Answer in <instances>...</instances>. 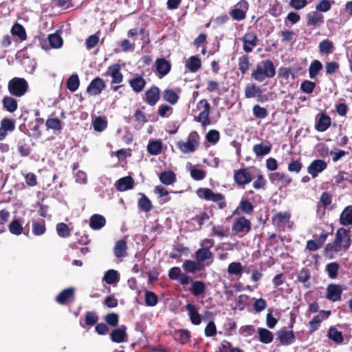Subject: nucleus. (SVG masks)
Returning a JSON list of instances; mask_svg holds the SVG:
<instances>
[{
	"mask_svg": "<svg viewBox=\"0 0 352 352\" xmlns=\"http://www.w3.org/2000/svg\"><path fill=\"white\" fill-rule=\"evenodd\" d=\"M48 41L50 46L55 49L61 47L63 43V38L57 34H50Z\"/></svg>",
	"mask_w": 352,
	"mask_h": 352,
	"instance_id": "55",
	"label": "nucleus"
},
{
	"mask_svg": "<svg viewBox=\"0 0 352 352\" xmlns=\"http://www.w3.org/2000/svg\"><path fill=\"white\" fill-rule=\"evenodd\" d=\"M227 271L230 275H234L240 277L243 273V266L239 262H232L229 264Z\"/></svg>",
	"mask_w": 352,
	"mask_h": 352,
	"instance_id": "47",
	"label": "nucleus"
},
{
	"mask_svg": "<svg viewBox=\"0 0 352 352\" xmlns=\"http://www.w3.org/2000/svg\"><path fill=\"white\" fill-rule=\"evenodd\" d=\"M259 340L265 344H269L273 340V333L264 328H259L258 329Z\"/></svg>",
	"mask_w": 352,
	"mask_h": 352,
	"instance_id": "46",
	"label": "nucleus"
},
{
	"mask_svg": "<svg viewBox=\"0 0 352 352\" xmlns=\"http://www.w3.org/2000/svg\"><path fill=\"white\" fill-rule=\"evenodd\" d=\"M57 234L61 238H67L70 236L71 230L65 223H59L56 226Z\"/></svg>",
	"mask_w": 352,
	"mask_h": 352,
	"instance_id": "53",
	"label": "nucleus"
},
{
	"mask_svg": "<svg viewBox=\"0 0 352 352\" xmlns=\"http://www.w3.org/2000/svg\"><path fill=\"white\" fill-rule=\"evenodd\" d=\"M156 69L160 74V77L167 75L171 68L170 63L165 58H157L155 62Z\"/></svg>",
	"mask_w": 352,
	"mask_h": 352,
	"instance_id": "26",
	"label": "nucleus"
},
{
	"mask_svg": "<svg viewBox=\"0 0 352 352\" xmlns=\"http://www.w3.org/2000/svg\"><path fill=\"white\" fill-rule=\"evenodd\" d=\"M270 179L274 184H280V186L286 187L291 182V177L284 173H274L270 175Z\"/></svg>",
	"mask_w": 352,
	"mask_h": 352,
	"instance_id": "15",
	"label": "nucleus"
},
{
	"mask_svg": "<svg viewBox=\"0 0 352 352\" xmlns=\"http://www.w3.org/2000/svg\"><path fill=\"white\" fill-rule=\"evenodd\" d=\"M8 88L11 95L21 97L28 91V83L23 78L15 77L9 81Z\"/></svg>",
	"mask_w": 352,
	"mask_h": 352,
	"instance_id": "4",
	"label": "nucleus"
},
{
	"mask_svg": "<svg viewBox=\"0 0 352 352\" xmlns=\"http://www.w3.org/2000/svg\"><path fill=\"white\" fill-rule=\"evenodd\" d=\"M275 75L276 67L270 60H265L258 63L252 72V78L260 82L266 78H272Z\"/></svg>",
	"mask_w": 352,
	"mask_h": 352,
	"instance_id": "2",
	"label": "nucleus"
},
{
	"mask_svg": "<svg viewBox=\"0 0 352 352\" xmlns=\"http://www.w3.org/2000/svg\"><path fill=\"white\" fill-rule=\"evenodd\" d=\"M339 223L342 226H352V205L344 208L340 214Z\"/></svg>",
	"mask_w": 352,
	"mask_h": 352,
	"instance_id": "20",
	"label": "nucleus"
},
{
	"mask_svg": "<svg viewBox=\"0 0 352 352\" xmlns=\"http://www.w3.org/2000/svg\"><path fill=\"white\" fill-rule=\"evenodd\" d=\"M74 293V289L73 288H67L63 290L56 298V300L58 303L64 305L65 304L69 299H71Z\"/></svg>",
	"mask_w": 352,
	"mask_h": 352,
	"instance_id": "34",
	"label": "nucleus"
},
{
	"mask_svg": "<svg viewBox=\"0 0 352 352\" xmlns=\"http://www.w3.org/2000/svg\"><path fill=\"white\" fill-rule=\"evenodd\" d=\"M327 336L331 340L336 344H341L344 340L342 332L338 331L334 327H331L329 329Z\"/></svg>",
	"mask_w": 352,
	"mask_h": 352,
	"instance_id": "38",
	"label": "nucleus"
},
{
	"mask_svg": "<svg viewBox=\"0 0 352 352\" xmlns=\"http://www.w3.org/2000/svg\"><path fill=\"white\" fill-rule=\"evenodd\" d=\"M190 322L195 325H199L201 322V318L195 305L188 303L186 306Z\"/></svg>",
	"mask_w": 352,
	"mask_h": 352,
	"instance_id": "27",
	"label": "nucleus"
},
{
	"mask_svg": "<svg viewBox=\"0 0 352 352\" xmlns=\"http://www.w3.org/2000/svg\"><path fill=\"white\" fill-rule=\"evenodd\" d=\"M186 167L190 172L191 177L194 180L200 181L204 179L206 176V173L204 170L197 168L196 166L191 163H188Z\"/></svg>",
	"mask_w": 352,
	"mask_h": 352,
	"instance_id": "30",
	"label": "nucleus"
},
{
	"mask_svg": "<svg viewBox=\"0 0 352 352\" xmlns=\"http://www.w3.org/2000/svg\"><path fill=\"white\" fill-rule=\"evenodd\" d=\"M126 329V327L122 326L121 327L117 328L112 331L110 334V338L111 341L116 343H122L126 342L127 340Z\"/></svg>",
	"mask_w": 352,
	"mask_h": 352,
	"instance_id": "21",
	"label": "nucleus"
},
{
	"mask_svg": "<svg viewBox=\"0 0 352 352\" xmlns=\"http://www.w3.org/2000/svg\"><path fill=\"white\" fill-rule=\"evenodd\" d=\"M92 126L94 131L102 132L107 127V120L104 117L98 116L93 120Z\"/></svg>",
	"mask_w": 352,
	"mask_h": 352,
	"instance_id": "39",
	"label": "nucleus"
},
{
	"mask_svg": "<svg viewBox=\"0 0 352 352\" xmlns=\"http://www.w3.org/2000/svg\"><path fill=\"white\" fill-rule=\"evenodd\" d=\"M196 194L199 198L216 203L219 208L223 209L226 206L225 197L219 192H215L208 188H199L197 190Z\"/></svg>",
	"mask_w": 352,
	"mask_h": 352,
	"instance_id": "3",
	"label": "nucleus"
},
{
	"mask_svg": "<svg viewBox=\"0 0 352 352\" xmlns=\"http://www.w3.org/2000/svg\"><path fill=\"white\" fill-rule=\"evenodd\" d=\"M253 178L252 170L250 168L239 169L234 173V180L240 186H244L250 183Z\"/></svg>",
	"mask_w": 352,
	"mask_h": 352,
	"instance_id": "8",
	"label": "nucleus"
},
{
	"mask_svg": "<svg viewBox=\"0 0 352 352\" xmlns=\"http://www.w3.org/2000/svg\"><path fill=\"white\" fill-rule=\"evenodd\" d=\"M334 1L320 0L316 6V11L318 12H327L331 10Z\"/></svg>",
	"mask_w": 352,
	"mask_h": 352,
	"instance_id": "54",
	"label": "nucleus"
},
{
	"mask_svg": "<svg viewBox=\"0 0 352 352\" xmlns=\"http://www.w3.org/2000/svg\"><path fill=\"white\" fill-rule=\"evenodd\" d=\"M199 135L197 132H191L186 141H179L177 146L183 153H192L197 150L199 146Z\"/></svg>",
	"mask_w": 352,
	"mask_h": 352,
	"instance_id": "5",
	"label": "nucleus"
},
{
	"mask_svg": "<svg viewBox=\"0 0 352 352\" xmlns=\"http://www.w3.org/2000/svg\"><path fill=\"white\" fill-rule=\"evenodd\" d=\"M268 12L272 16H279L283 12L282 5L278 1H275L274 2L270 4Z\"/></svg>",
	"mask_w": 352,
	"mask_h": 352,
	"instance_id": "58",
	"label": "nucleus"
},
{
	"mask_svg": "<svg viewBox=\"0 0 352 352\" xmlns=\"http://www.w3.org/2000/svg\"><path fill=\"white\" fill-rule=\"evenodd\" d=\"M2 103L4 109L10 113H13L17 109V102L12 97L5 96L3 98Z\"/></svg>",
	"mask_w": 352,
	"mask_h": 352,
	"instance_id": "45",
	"label": "nucleus"
},
{
	"mask_svg": "<svg viewBox=\"0 0 352 352\" xmlns=\"http://www.w3.org/2000/svg\"><path fill=\"white\" fill-rule=\"evenodd\" d=\"M195 258L198 262H203L212 258V253L206 249L199 248L195 252Z\"/></svg>",
	"mask_w": 352,
	"mask_h": 352,
	"instance_id": "49",
	"label": "nucleus"
},
{
	"mask_svg": "<svg viewBox=\"0 0 352 352\" xmlns=\"http://www.w3.org/2000/svg\"><path fill=\"white\" fill-rule=\"evenodd\" d=\"M45 125L47 129L54 131H59L62 128L61 121L58 118H48L46 120Z\"/></svg>",
	"mask_w": 352,
	"mask_h": 352,
	"instance_id": "64",
	"label": "nucleus"
},
{
	"mask_svg": "<svg viewBox=\"0 0 352 352\" xmlns=\"http://www.w3.org/2000/svg\"><path fill=\"white\" fill-rule=\"evenodd\" d=\"M351 246L350 230L340 228L336 232V237L332 243H328L325 251L330 254H337L341 251H346Z\"/></svg>",
	"mask_w": 352,
	"mask_h": 352,
	"instance_id": "1",
	"label": "nucleus"
},
{
	"mask_svg": "<svg viewBox=\"0 0 352 352\" xmlns=\"http://www.w3.org/2000/svg\"><path fill=\"white\" fill-rule=\"evenodd\" d=\"M134 182L131 177L126 176L119 179L115 184L117 190L122 192L131 189L133 187Z\"/></svg>",
	"mask_w": 352,
	"mask_h": 352,
	"instance_id": "22",
	"label": "nucleus"
},
{
	"mask_svg": "<svg viewBox=\"0 0 352 352\" xmlns=\"http://www.w3.org/2000/svg\"><path fill=\"white\" fill-rule=\"evenodd\" d=\"M153 192L158 196L160 204H164L170 200V197L168 196L169 191L162 185L156 186L153 189Z\"/></svg>",
	"mask_w": 352,
	"mask_h": 352,
	"instance_id": "32",
	"label": "nucleus"
},
{
	"mask_svg": "<svg viewBox=\"0 0 352 352\" xmlns=\"http://www.w3.org/2000/svg\"><path fill=\"white\" fill-rule=\"evenodd\" d=\"M291 214L289 212H280L272 217L273 224L279 228H283L289 222Z\"/></svg>",
	"mask_w": 352,
	"mask_h": 352,
	"instance_id": "18",
	"label": "nucleus"
},
{
	"mask_svg": "<svg viewBox=\"0 0 352 352\" xmlns=\"http://www.w3.org/2000/svg\"><path fill=\"white\" fill-rule=\"evenodd\" d=\"M103 280L109 285H113L119 281L118 272L115 270H109L103 276Z\"/></svg>",
	"mask_w": 352,
	"mask_h": 352,
	"instance_id": "44",
	"label": "nucleus"
},
{
	"mask_svg": "<svg viewBox=\"0 0 352 352\" xmlns=\"http://www.w3.org/2000/svg\"><path fill=\"white\" fill-rule=\"evenodd\" d=\"M163 98L166 101L170 103L171 104H176L179 99L178 95L174 90L171 89H166L164 91Z\"/></svg>",
	"mask_w": 352,
	"mask_h": 352,
	"instance_id": "51",
	"label": "nucleus"
},
{
	"mask_svg": "<svg viewBox=\"0 0 352 352\" xmlns=\"http://www.w3.org/2000/svg\"><path fill=\"white\" fill-rule=\"evenodd\" d=\"M201 60L197 56H190L186 62V67L191 72H197L201 67Z\"/></svg>",
	"mask_w": 352,
	"mask_h": 352,
	"instance_id": "42",
	"label": "nucleus"
},
{
	"mask_svg": "<svg viewBox=\"0 0 352 352\" xmlns=\"http://www.w3.org/2000/svg\"><path fill=\"white\" fill-rule=\"evenodd\" d=\"M197 109L200 110L199 114L195 117V120L200 122L204 127L210 124L209 117L210 111V104L206 99L201 100L197 104Z\"/></svg>",
	"mask_w": 352,
	"mask_h": 352,
	"instance_id": "6",
	"label": "nucleus"
},
{
	"mask_svg": "<svg viewBox=\"0 0 352 352\" xmlns=\"http://www.w3.org/2000/svg\"><path fill=\"white\" fill-rule=\"evenodd\" d=\"M205 289H206V284L201 280H196V281L192 282L191 287L190 289L191 293L195 296H197V297H198V296H201L202 294H204V292H205Z\"/></svg>",
	"mask_w": 352,
	"mask_h": 352,
	"instance_id": "40",
	"label": "nucleus"
},
{
	"mask_svg": "<svg viewBox=\"0 0 352 352\" xmlns=\"http://www.w3.org/2000/svg\"><path fill=\"white\" fill-rule=\"evenodd\" d=\"M209 219V216L206 212H202L190 220V223L194 226L195 229H200L201 226Z\"/></svg>",
	"mask_w": 352,
	"mask_h": 352,
	"instance_id": "35",
	"label": "nucleus"
},
{
	"mask_svg": "<svg viewBox=\"0 0 352 352\" xmlns=\"http://www.w3.org/2000/svg\"><path fill=\"white\" fill-rule=\"evenodd\" d=\"M126 243L124 240H119L116 242L114 247V254L116 258H122L126 253Z\"/></svg>",
	"mask_w": 352,
	"mask_h": 352,
	"instance_id": "41",
	"label": "nucleus"
},
{
	"mask_svg": "<svg viewBox=\"0 0 352 352\" xmlns=\"http://www.w3.org/2000/svg\"><path fill=\"white\" fill-rule=\"evenodd\" d=\"M249 296L246 294L239 295L235 300V308L239 311H243L248 303Z\"/></svg>",
	"mask_w": 352,
	"mask_h": 352,
	"instance_id": "57",
	"label": "nucleus"
},
{
	"mask_svg": "<svg viewBox=\"0 0 352 352\" xmlns=\"http://www.w3.org/2000/svg\"><path fill=\"white\" fill-rule=\"evenodd\" d=\"M104 87L105 83L104 80L100 77H96L91 81L87 88V91L90 95L96 96L100 94Z\"/></svg>",
	"mask_w": 352,
	"mask_h": 352,
	"instance_id": "13",
	"label": "nucleus"
},
{
	"mask_svg": "<svg viewBox=\"0 0 352 352\" xmlns=\"http://www.w3.org/2000/svg\"><path fill=\"white\" fill-rule=\"evenodd\" d=\"M327 298L331 301L336 302L341 299L342 289L340 285L331 284L327 289Z\"/></svg>",
	"mask_w": 352,
	"mask_h": 352,
	"instance_id": "17",
	"label": "nucleus"
},
{
	"mask_svg": "<svg viewBox=\"0 0 352 352\" xmlns=\"http://www.w3.org/2000/svg\"><path fill=\"white\" fill-rule=\"evenodd\" d=\"M121 67L119 64H113L108 67L107 75L111 77V84H120L123 80V75L121 73Z\"/></svg>",
	"mask_w": 352,
	"mask_h": 352,
	"instance_id": "14",
	"label": "nucleus"
},
{
	"mask_svg": "<svg viewBox=\"0 0 352 352\" xmlns=\"http://www.w3.org/2000/svg\"><path fill=\"white\" fill-rule=\"evenodd\" d=\"M9 231L14 235H20L23 230V228L22 224L21 223L19 219H14L11 221L9 225Z\"/></svg>",
	"mask_w": 352,
	"mask_h": 352,
	"instance_id": "52",
	"label": "nucleus"
},
{
	"mask_svg": "<svg viewBox=\"0 0 352 352\" xmlns=\"http://www.w3.org/2000/svg\"><path fill=\"white\" fill-rule=\"evenodd\" d=\"M278 339L283 345H289L295 340V336L293 331L281 329L278 331Z\"/></svg>",
	"mask_w": 352,
	"mask_h": 352,
	"instance_id": "25",
	"label": "nucleus"
},
{
	"mask_svg": "<svg viewBox=\"0 0 352 352\" xmlns=\"http://www.w3.org/2000/svg\"><path fill=\"white\" fill-rule=\"evenodd\" d=\"M175 338L181 344H185L190 338V333L188 331L185 329L179 330L175 333Z\"/></svg>",
	"mask_w": 352,
	"mask_h": 352,
	"instance_id": "62",
	"label": "nucleus"
},
{
	"mask_svg": "<svg viewBox=\"0 0 352 352\" xmlns=\"http://www.w3.org/2000/svg\"><path fill=\"white\" fill-rule=\"evenodd\" d=\"M243 50L246 53H250L258 45V39L255 32L250 31L246 32L241 38Z\"/></svg>",
	"mask_w": 352,
	"mask_h": 352,
	"instance_id": "9",
	"label": "nucleus"
},
{
	"mask_svg": "<svg viewBox=\"0 0 352 352\" xmlns=\"http://www.w3.org/2000/svg\"><path fill=\"white\" fill-rule=\"evenodd\" d=\"M138 208L140 210L148 212L152 208V204L150 199L144 194L142 195V197L138 200Z\"/></svg>",
	"mask_w": 352,
	"mask_h": 352,
	"instance_id": "48",
	"label": "nucleus"
},
{
	"mask_svg": "<svg viewBox=\"0 0 352 352\" xmlns=\"http://www.w3.org/2000/svg\"><path fill=\"white\" fill-rule=\"evenodd\" d=\"M162 150V143L160 140H153L147 145L148 152L153 155H159Z\"/></svg>",
	"mask_w": 352,
	"mask_h": 352,
	"instance_id": "43",
	"label": "nucleus"
},
{
	"mask_svg": "<svg viewBox=\"0 0 352 352\" xmlns=\"http://www.w3.org/2000/svg\"><path fill=\"white\" fill-rule=\"evenodd\" d=\"M32 231L35 236H41L45 233V222L41 219L39 221H33L32 225Z\"/></svg>",
	"mask_w": 352,
	"mask_h": 352,
	"instance_id": "36",
	"label": "nucleus"
},
{
	"mask_svg": "<svg viewBox=\"0 0 352 352\" xmlns=\"http://www.w3.org/2000/svg\"><path fill=\"white\" fill-rule=\"evenodd\" d=\"M327 164L322 160H314L307 167V172L313 178H316L319 173L327 168Z\"/></svg>",
	"mask_w": 352,
	"mask_h": 352,
	"instance_id": "12",
	"label": "nucleus"
},
{
	"mask_svg": "<svg viewBox=\"0 0 352 352\" xmlns=\"http://www.w3.org/2000/svg\"><path fill=\"white\" fill-rule=\"evenodd\" d=\"M158 302L157 296L153 292L146 291L145 303L148 307H155Z\"/></svg>",
	"mask_w": 352,
	"mask_h": 352,
	"instance_id": "59",
	"label": "nucleus"
},
{
	"mask_svg": "<svg viewBox=\"0 0 352 352\" xmlns=\"http://www.w3.org/2000/svg\"><path fill=\"white\" fill-rule=\"evenodd\" d=\"M272 150L270 144L263 143L255 144L253 146V151L257 157H262L270 153Z\"/></svg>",
	"mask_w": 352,
	"mask_h": 352,
	"instance_id": "37",
	"label": "nucleus"
},
{
	"mask_svg": "<svg viewBox=\"0 0 352 352\" xmlns=\"http://www.w3.org/2000/svg\"><path fill=\"white\" fill-rule=\"evenodd\" d=\"M331 125V118L329 116L321 113L318 116L315 129L320 132H324L328 129Z\"/></svg>",
	"mask_w": 352,
	"mask_h": 352,
	"instance_id": "23",
	"label": "nucleus"
},
{
	"mask_svg": "<svg viewBox=\"0 0 352 352\" xmlns=\"http://www.w3.org/2000/svg\"><path fill=\"white\" fill-rule=\"evenodd\" d=\"M318 50L322 55H329L335 50V46L331 40L324 39L320 42Z\"/></svg>",
	"mask_w": 352,
	"mask_h": 352,
	"instance_id": "29",
	"label": "nucleus"
},
{
	"mask_svg": "<svg viewBox=\"0 0 352 352\" xmlns=\"http://www.w3.org/2000/svg\"><path fill=\"white\" fill-rule=\"evenodd\" d=\"M182 267L186 273L195 274L202 271L204 269V265L197 261L186 260L183 262Z\"/></svg>",
	"mask_w": 352,
	"mask_h": 352,
	"instance_id": "16",
	"label": "nucleus"
},
{
	"mask_svg": "<svg viewBox=\"0 0 352 352\" xmlns=\"http://www.w3.org/2000/svg\"><path fill=\"white\" fill-rule=\"evenodd\" d=\"M245 96L247 98H258V100L263 102V91L259 87L254 84H248L245 86Z\"/></svg>",
	"mask_w": 352,
	"mask_h": 352,
	"instance_id": "19",
	"label": "nucleus"
},
{
	"mask_svg": "<svg viewBox=\"0 0 352 352\" xmlns=\"http://www.w3.org/2000/svg\"><path fill=\"white\" fill-rule=\"evenodd\" d=\"M79 85L80 81L77 74H72L67 80V88L72 92L76 91Z\"/></svg>",
	"mask_w": 352,
	"mask_h": 352,
	"instance_id": "50",
	"label": "nucleus"
},
{
	"mask_svg": "<svg viewBox=\"0 0 352 352\" xmlns=\"http://www.w3.org/2000/svg\"><path fill=\"white\" fill-rule=\"evenodd\" d=\"M146 101L151 105L154 106L160 99V89L157 87H152L148 89L146 93Z\"/></svg>",
	"mask_w": 352,
	"mask_h": 352,
	"instance_id": "24",
	"label": "nucleus"
},
{
	"mask_svg": "<svg viewBox=\"0 0 352 352\" xmlns=\"http://www.w3.org/2000/svg\"><path fill=\"white\" fill-rule=\"evenodd\" d=\"M11 32L13 35L17 36L21 40H25L26 38L25 29L19 23H16L12 26Z\"/></svg>",
	"mask_w": 352,
	"mask_h": 352,
	"instance_id": "61",
	"label": "nucleus"
},
{
	"mask_svg": "<svg viewBox=\"0 0 352 352\" xmlns=\"http://www.w3.org/2000/svg\"><path fill=\"white\" fill-rule=\"evenodd\" d=\"M249 5L245 0H240L230 12L231 16L236 21H241L246 16Z\"/></svg>",
	"mask_w": 352,
	"mask_h": 352,
	"instance_id": "10",
	"label": "nucleus"
},
{
	"mask_svg": "<svg viewBox=\"0 0 352 352\" xmlns=\"http://www.w3.org/2000/svg\"><path fill=\"white\" fill-rule=\"evenodd\" d=\"M307 26L314 28H320L324 23V19L322 14L317 11H311L306 15Z\"/></svg>",
	"mask_w": 352,
	"mask_h": 352,
	"instance_id": "11",
	"label": "nucleus"
},
{
	"mask_svg": "<svg viewBox=\"0 0 352 352\" xmlns=\"http://www.w3.org/2000/svg\"><path fill=\"white\" fill-rule=\"evenodd\" d=\"M322 68V63L317 60H314L309 67V74L311 78H315L320 70Z\"/></svg>",
	"mask_w": 352,
	"mask_h": 352,
	"instance_id": "56",
	"label": "nucleus"
},
{
	"mask_svg": "<svg viewBox=\"0 0 352 352\" xmlns=\"http://www.w3.org/2000/svg\"><path fill=\"white\" fill-rule=\"evenodd\" d=\"M251 228L250 221L243 216L237 217L233 220L232 230L235 234H248Z\"/></svg>",
	"mask_w": 352,
	"mask_h": 352,
	"instance_id": "7",
	"label": "nucleus"
},
{
	"mask_svg": "<svg viewBox=\"0 0 352 352\" xmlns=\"http://www.w3.org/2000/svg\"><path fill=\"white\" fill-rule=\"evenodd\" d=\"M129 82L132 89L135 93L141 92L146 85V80L140 76L131 78L129 80Z\"/></svg>",
	"mask_w": 352,
	"mask_h": 352,
	"instance_id": "31",
	"label": "nucleus"
},
{
	"mask_svg": "<svg viewBox=\"0 0 352 352\" xmlns=\"http://www.w3.org/2000/svg\"><path fill=\"white\" fill-rule=\"evenodd\" d=\"M159 179L164 185H172L176 181V175L171 170L163 171L159 175Z\"/></svg>",
	"mask_w": 352,
	"mask_h": 352,
	"instance_id": "33",
	"label": "nucleus"
},
{
	"mask_svg": "<svg viewBox=\"0 0 352 352\" xmlns=\"http://www.w3.org/2000/svg\"><path fill=\"white\" fill-rule=\"evenodd\" d=\"M239 69L244 74H245L250 67V60L247 55L242 56L239 58Z\"/></svg>",
	"mask_w": 352,
	"mask_h": 352,
	"instance_id": "60",
	"label": "nucleus"
},
{
	"mask_svg": "<svg viewBox=\"0 0 352 352\" xmlns=\"http://www.w3.org/2000/svg\"><path fill=\"white\" fill-rule=\"evenodd\" d=\"M106 224L104 217L101 214H93L89 219V226L93 230H100Z\"/></svg>",
	"mask_w": 352,
	"mask_h": 352,
	"instance_id": "28",
	"label": "nucleus"
},
{
	"mask_svg": "<svg viewBox=\"0 0 352 352\" xmlns=\"http://www.w3.org/2000/svg\"><path fill=\"white\" fill-rule=\"evenodd\" d=\"M212 236L219 238H224L228 236V232L221 226H214L212 228Z\"/></svg>",
	"mask_w": 352,
	"mask_h": 352,
	"instance_id": "63",
	"label": "nucleus"
}]
</instances>
